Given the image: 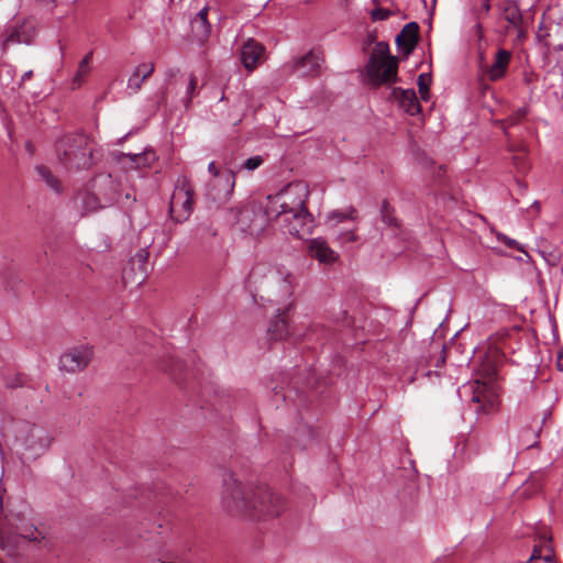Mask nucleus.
Wrapping results in <instances>:
<instances>
[{
    "mask_svg": "<svg viewBox=\"0 0 563 563\" xmlns=\"http://www.w3.org/2000/svg\"><path fill=\"white\" fill-rule=\"evenodd\" d=\"M155 66L152 62L141 63L134 67V70L137 71L141 77L147 79L154 71Z\"/></svg>",
    "mask_w": 563,
    "mask_h": 563,
    "instance_id": "obj_32",
    "label": "nucleus"
},
{
    "mask_svg": "<svg viewBox=\"0 0 563 563\" xmlns=\"http://www.w3.org/2000/svg\"><path fill=\"white\" fill-rule=\"evenodd\" d=\"M34 35L35 29L33 23L23 22L20 26L8 30L3 41V48H7L10 44H30Z\"/></svg>",
    "mask_w": 563,
    "mask_h": 563,
    "instance_id": "obj_15",
    "label": "nucleus"
},
{
    "mask_svg": "<svg viewBox=\"0 0 563 563\" xmlns=\"http://www.w3.org/2000/svg\"><path fill=\"white\" fill-rule=\"evenodd\" d=\"M531 207L534 208L537 211H539L540 210V202L539 201H533Z\"/></svg>",
    "mask_w": 563,
    "mask_h": 563,
    "instance_id": "obj_42",
    "label": "nucleus"
},
{
    "mask_svg": "<svg viewBox=\"0 0 563 563\" xmlns=\"http://www.w3.org/2000/svg\"><path fill=\"white\" fill-rule=\"evenodd\" d=\"M398 59L388 54L387 46H379L367 65V74L375 85L391 82L397 77Z\"/></svg>",
    "mask_w": 563,
    "mask_h": 563,
    "instance_id": "obj_6",
    "label": "nucleus"
},
{
    "mask_svg": "<svg viewBox=\"0 0 563 563\" xmlns=\"http://www.w3.org/2000/svg\"><path fill=\"white\" fill-rule=\"evenodd\" d=\"M496 238L499 242H501L503 244H505L507 247H510V249H516L522 253L526 254V251L523 249V246L517 242L516 240L511 239V238H508L507 235L503 234V233H497L496 234Z\"/></svg>",
    "mask_w": 563,
    "mask_h": 563,
    "instance_id": "obj_30",
    "label": "nucleus"
},
{
    "mask_svg": "<svg viewBox=\"0 0 563 563\" xmlns=\"http://www.w3.org/2000/svg\"><path fill=\"white\" fill-rule=\"evenodd\" d=\"M556 366L559 371L563 372V350L558 353Z\"/></svg>",
    "mask_w": 563,
    "mask_h": 563,
    "instance_id": "obj_38",
    "label": "nucleus"
},
{
    "mask_svg": "<svg viewBox=\"0 0 563 563\" xmlns=\"http://www.w3.org/2000/svg\"><path fill=\"white\" fill-rule=\"evenodd\" d=\"M264 46L255 40H247L241 48V60L247 70L255 69L264 58Z\"/></svg>",
    "mask_w": 563,
    "mask_h": 563,
    "instance_id": "obj_14",
    "label": "nucleus"
},
{
    "mask_svg": "<svg viewBox=\"0 0 563 563\" xmlns=\"http://www.w3.org/2000/svg\"><path fill=\"white\" fill-rule=\"evenodd\" d=\"M217 190H223V183H220L218 186H217V189L213 188L212 186V179H210L209 184H208V189H207V195L214 201L219 202V203H225L230 200V198H225V199H220V198H217L213 196V194L217 191Z\"/></svg>",
    "mask_w": 563,
    "mask_h": 563,
    "instance_id": "obj_34",
    "label": "nucleus"
},
{
    "mask_svg": "<svg viewBox=\"0 0 563 563\" xmlns=\"http://www.w3.org/2000/svg\"><path fill=\"white\" fill-rule=\"evenodd\" d=\"M537 37L558 54L556 63L563 65V18L549 26L541 24Z\"/></svg>",
    "mask_w": 563,
    "mask_h": 563,
    "instance_id": "obj_11",
    "label": "nucleus"
},
{
    "mask_svg": "<svg viewBox=\"0 0 563 563\" xmlns=\"http://www.w3.org/2000/svg\"><path fill=\"white\" fill-rule=\"evenodd\" d=\"M93 357V347L79 344L66 350L59 357V368L67 373L84 371Z\"/></svg>",
    "mask_w": 563,
    "mask_h": 563,
    "instance_id": "obj_9",
    "label": "nucleus"
},
{
    "mask_svg": "<svg viewBox=\"0 0 563 563\" xmlns=\"http://www.w3.org/2000/svg\"><path fill=\"white\" fill-rule=\"evenodd\" d=\"M91 148L84 134L66 135L56 143L59 162L69 169H84L91 165Z\"/></svg>",
    "mask_w": 563,
    "mask_h": 563,
    "instance_id": "obj_5",
    "label": "nucleus"
},
{
    "mask_svg": "<svg viewBox=\"0 0 563 563\" xmlns=\"http://www.w3.org/2000/svg\"><path fill=\"white\" fill-rule=\"evenodd\" d=\"M356 210L352 207H347L343 210H335L328 214L327 220L328 222L333 223H341L347 220H355Z\"/></svg>",
    "mask_w": 563,
    "mask_h": 563,
    "instance_id": "obj_23",
    "label": "nucleus"
},
{
    "mask_svg": "<svg viewBox=\"0 0 563 563\" xmlns=\"http://www.w3.org/2000/svg\"><path fill=\"white\" fill-rule=\"evenodd\" d=\"M18 441L25 450L27 459H34L42 454L51 444L45 430L36 426H25L18 434Z\"/></svg>",
    "mask_w": 563,
    "mask_h": 563,
    "instance_id": "obj_8",
    "label": "nucleus"
},
{
    "mask_svg": "<svg viewBox=\"0 0 563 563\" xmlns=\"http://www.w3.org/2000/svg\"><path fill=\"white\" fill-rule=\"evenodd\" d=\"M221 505L232 516L266 519L278 516L284 508L282 497L268 488L243 484L233 473L223 479Z\"/></svg>",
    "mask_w": 563,
    "mask_h": 563,
    "instance_id": "obj_1",
    "label": "nucleus"
},
{
    "mask_svg": "<svg viewBox=\"0 0 563 563\" xmlns=\"http://www.w3.org/2000/svg\"><path fill=\"white\" fill-rule=\"evenodd\" d=\"M19 539L31 542H41L45 534L36 527L33 511L25 508L9 518L8 527L0 528V545L2 548L15 547Z\"/></svg>",
    "mask_w": 563,
    "mask_h": 563,
    "instance_id": "obj_4",
    "label": "nucleus"
},
{
    "mask_svg": "<svg viewBox=\"0 0 563 563\" xmlns=\"http://www.w3.org/2000/svg\"><path fill=\"white\" fill-rule=\"evenodd\" d=\"M380 212H382V218H383L384 222H386L388 224H393L394 223V219L390 216L389 205L386 201L383 202Z\"/></svg>",
    "mask_w": 563,
    "mask_h": 563,
    "instance_id": "obj_35",
    "label": "nucleus"
},
{
    "mask_svg": "<svg viewBox=\"0 0 563 563\" xmlns=\"http://www.w3.org/2000/svg\"><path fill=\"white\" fill-rule=\"evenodd\" d=\"M82 205H84L86 212H92V211L97 210L99 207H101L98 203V198L92 194H86L82 197Z\"/></svg>",
    "mask_w": 563,
    "mask_h": 563,
    "instance_id": "obj_31",
    "label": "nucleus"
},
{
    "mask_svg": "<svg viewBox=\"0 0 563 563\" xmlns=\"http://www.w3.org/2000/svg\"><path fill=\"white\" fill-rule=\"evenodd\" d=\"M543 560H544V563H551V560H552L551 554H550V553L545 554V555L543 556Z\"/></svg>",
    "mask_w": 563,
    "mask_h": 563,
    "instance_id": "obj_40",
    "label": "nucleus"
},
{
    "mask_svg": "<svg viewBox=\"0 0 563 563\" xmlns=\"http://www.w3.org/2000/svg\"><path fill=\"white\" fill-rule=\"evenodd\" d=\"M31 75H32V71H31V70H29V71L24 73V74H23V76H22V80H25V79L30 78V77H31Z\"/></svg>",
    "mask_w": 563,
    "mask_h": 563,
    "instance_id": "obj_41",
    "label": "nucleus"
},
{
    "mask_svg": "<svg viewBox=\"0 0 563 563\" xmlns=\"http://www.w3.org/2000/svg\"><path fill=\"white\" fill-rule=\"evenodd\" d=\"M272 279H280L283 282V291L285 295H289L291 292V274L288 272L274 271L272 272Z\"/></svg>",
    "mask_w": 563,
    "mask_h": 563,
    "instance_id": "obj_27",
    "label": "nucleus"
},
{
    "mask_svg": "<svg viewBox=\"0 0 563 563\" xmlns=\"http://www.w3.org/2000/svg\"><path fill=\"white\" fill-rule=\"evenodd\" d=\"M208 172L212 176V186L217 189L220 183H223V190H217L213 196L220 199L231 198L235 187V173L232 170L219 172L214 162L208 165Z\"/></svg>",
    "mask_w": 563,
    "mask_h": 563,
    "instance_id": "obj_12",
    "label": "nucleus"
},
{
    "mask_svg": "<svg viewBox=\"0 0 563 563\" xmlns=\"http://www.w3.org/2000/svg\"><path fill=\"white\" fill-rule=\"evenodd\" d=\"M123 157L128 158L136 169L150 167L156 161V154L152 150H146L139 154H123Z\"/></svg>",
    "mask_w": 563,
    "mask_h": 563,
    "instance_id": "obj_22",
    "label": "nucleus"
},
{
    "mask_svg": "<svg viewBox=\"0 0 563 563\" xmlns=\"http://www.w3.org/2000/svg\"><path fill=\"white\" fill-rule=\"evenodd\" d=\"M308 252L311 257L324 264L333 263L338 257L325 240L321 238H316L309 242Z\"/></svg>",
    "mask_w": 563,
    "mask_h": 563,
    "instance_id": "obj_20",
    "label": "nucleus"
},
{
    "mask_svg": "<svg viewBox=\"0 0 563 563\" xmlns=\"http://www.w3.org/2000/svg\"><path fill=\"white\" fill-rule=\"evenodd\" d=\"M196 85H197L196 78L191 76L190 80H189V84H188V87H187V93L188 95H190V96L192 95V92L196 89Z\"/></svg>",
    "mask_w": 563,
    "mask_h": 563,
    "instance_id": "obj_37",
    "label": "nucleus"
},
{
    "mask_svg": "<svg viewBox=\"0 0 563 563\" xmlns=\"http://www.w3.org/2000/svg\"><path fill=\"white\" fill-rule=\"evenodd\" d=\"M309 195L308 185L303 181L290 183L275 195H269L264 205L267 219H278L290 235L299 239L311 234L312 217L306 208Z\"/></svg>",
    "mask_w": 563,
    "mask_h": 563,
    "instance_id": "obj_2",
    "label": "nucleus"
},
{
    "mask_svg": "<svg viewBox=\"0 0 563 563\" xmlns=\"http://www.w3.org/2000/svg\"><path fill=\"white\" fill-rule=\"evenodd\" d=\"M431 82V77L429 74H420L418 77V88L423 101H428L430 99L429 86Z\"/></svg>",
    "mask_w": 563,
    "mask_h": 563,
    "instance_id": "obj_26",
    "label": "nucleus"
},
{
    "mask_svg": "<svg viewBox=\"0 0 563 563\" xmlns=\"http://www.w3.org/2000/svg\"><path fill=\"white\" fill-rule=\"evenodd\" d=\"M192 211V188L187 178H179L174 188L169 212L177 222L187 220Z\"/></svg>",
    "mask_w": 563,
    "mask_h": 563,
    "instance_id": "obj_7",
    "label": "nucleus"
},
{
    "mask_svg": "<svg viewBox=\"0 0 563 563\" xmlns=\"http://www.w3.org/2000/svg\"><path fill=\"white\" fill-rule=\"evenodd\" d=\"M267 333L272 340L278 341L286 339L291 333L288 318V310H278L275 319L271 321Z\"/></svg>",
    "mask_w": 563,
    "mask_h": 563,
    "instance_id": "obj_16",
    "label": "nucleus"
},
{
    "mask_svg": "<svg viewBox=\"0 0 563 563\" xmlns=\"http://www.w3.org/2000/svg\"><path fill=\"white\" fill-rule=\"evenodd\" d=\"M336 239L341 243L354 242L356 241L355 228H350L345 231L339 232Z\"/></svg>",
    "mask_w": 563,
    "mask_h": 563,
    "instance_id": "obj_33",
    "label": "nucleus"
},
{
    "mask_svg": "<svg viewBox=\"0 0 563 563\" xmlns=\"http://www.w3.org/2000/svg\"><path fill=\"white\" fill-rule=\"evenodd\" d=\"M511 58V53L506 49H498L495 55L494 62L490 66H487L484 70L485 76L492 80L496 81L503 78L506 74V70L509 66Z\"/></svg>",
    "mask_w": 563,
    "mask_h": 563,
    "instance_id": "obj_17",
    "label": "nucleus"
},
{
    "mask_svg": "<svg viewBox=\"0 0 563 563\" xmlns=\"http://www.w3.org/2000/svg\"><path fill=\"white\" fill-rule=\"evenodd\" d=\"M92 59V52H89L79 63L78 69L74 77V84L80 86L87 74L90 71V63Z\"/></svg>",
    "mask_w": 563,
    "mask_h": 563,
    "instance_id": "obj_24",
    "label": "nucleus"
},
{
    "mask_svg": "<svg viewBox=\"0 0 563 563\" xmlns=\"http://www.w3.org/2000/svg\"><path fill=\"white\" fill-rule=\"evenodd\" d=\"M393 96L408 114L416 115L420 113L421 107L413 89L396 88L393 90Z\"/></svg>",
    "mask_w": 563,
    "mask_h": 563,
    "instance_id": "obj_18",
    "label": "nucleus"
},
{
    "mask_svg": "<svg viewBox=\"0 0 563 563\" xmlns=\"http://www.w3.org/2000/svg\"><path fill=\"white\" fill-rule=\"evenodd\" d=\"M144 80L145 79L143 77H141V75L137 71H135L133 69L132 74L130 75V77L128 79V88L130 90H132L133 92H137L141 89Z\"/></svg>",
    "mask_w": 563,
    "mask_h": 563,
    "instance_id": "obj_28",
    "label": "nucleus"
},
{
    "mask_svg": "<svg viewBox=\"0 0 563 563\" xmlns=\"http://www.w3.org/2000/svg\"><path fill=\"white\" fill-rule=\"evenodd\" d=\"M264 163V158L261 155H255L246 161L241 165V169H245L247 172H253L257 169L262 164Z\"/></svg>",
    "mask_w": 563,
    "mask_h": 563,
    "instance_id": "obj_29",
    "label": "nucleus"
},
{
    "mask_svg": "<svg viewBox=\"0 0 563 563\" xmlns=\"http://www.w3.org/2000/svg\"><path fill=\"white\" fill-rule=\"evenodd\" d=\"M37 170V174L40 175V177L46 183V185L55 190V191H59V181L58 179L52 175V173L45 167V166H38L36 168Z\"/></svg>",
    "mask_w": 563,
    "mask_h": 563,
    "instance_id": "obj_25",
    "label": "nucleus"
},
{
    "mask_svg": "<svg viewBox=\"0 0 563 563\" xmlns=\"http://www.w3.org/2000/svg\"><path fill=\"white\" fill-rule=\"evenodd\" d=\"M231 220L239 229L251 235H257L264 228V216L254 207H238L230 211Z\"/></svg>",
    "mask_w": 563,
    "mask_h": 563,
    "instance_id": "obj_10",
    "label": "nucleus"
},
{
    "mask_svg": "<svg viewBox=\"0 0 563 563\" xmlns=\"http://www.w3.org/2000/svg\"><path fill=\"white\" fill-rule=\"evenodd\" d=\"M374 20H385L388 16V12L385 10H375L372 13Z\"/></svg>",
    "mask_w": 563,
    "mask_h": 563,
    "instance_id": "obj_36",
    "label": "nucleus"
},
{
    "mask_svg": "<svg viewBox=\"0 0 563 563\" xmlns=\"http://www.w3.org/2000/svg\"><path fill=\"white\" fill-rule=\"evenodd\" d=\"M479 377L464 384L459 388L462 399L475 405L476 413H489L498 405V388L495 382L496 367L489 361L482 365Z\"/></svg>",
    "mask_w": 563,
    "mask_h": 563,
    "instance_id": "obj_3",
    "label": "nucleus"
},
{
    "mask_svg": "<svg viewBox=\"0 0 563 563\" xmlns=\"http://www.w3.org/2000/svg\"><path fill=\"white\" fill-rule=\"evenodd\" d=\"M539 558H540L539 550L534 549L533 553H532V555L530 556L529 560L532 561V560H536V559H539Z\"/></svg>",
    "mask_w": 563,
    "mask_h": 563,
    "instance_id": "obj_39",
    "label": "nucleus"
},
{
    "mask_svg": "<svg viewBox=\"0 0 563 563\" xmlns=\"http://www.w3.org/2000/svg\"><path fill=\"white\" fill-rule=\"evenodd\" d=\"M500 8L503 18L514 27H519L521 23V12L518 3L514 0H505Z\"/></svg>",
    "mask_w": 563,
    "mask_h": 563,
    "instance_id": "obj_21",
    "label": "nucleus"
},
{
    "mask_svg": "<svg viewBox=\"0 0 563 563\" xmlns=\"http://www.w3.org/2000/svg\"><path fill=\"white\" fill-rule=\"evenodd\" d=\"M324 62L320 49H312L295 62L294 69L300 76H312L320 71Z\"/></svg>",
    "mask_w": 563,
    "mask_h": 563,
    "instance_id": "obj_13",
    "label": "nucleus"
},
{
    "mask_svg": "<svg viewBox=\"0 0 563 563\" xmlns=\"http://www.w3.org/2000/svg\"><path fill=\"white\" fill-rule=\"evenodd\" d=\"M418 24L410 22L404 26L401 32L396 36V45L405 55L410 54L417 42Z\"/></svg>",
    "mask_w": 563,
    "mask_h": 563,
    "instance_id": "obj_19",
    "label": "nucleus"
}]
</instances>
